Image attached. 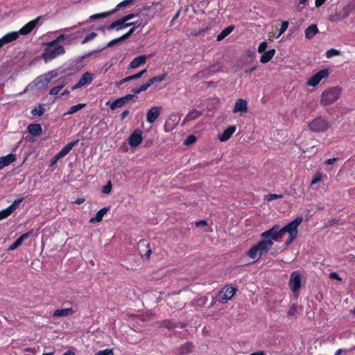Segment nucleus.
I'll use <instances>...</instances> for the list:
<instances>
[{
    "mask_svg": "<svg viewBox=\"0 0 355 355\" xmlns=\"http://www.w3.org/2000/svg\"><path fill=\"white\" fill-rule=\"evenodd\" d=\"M302 220L303 218L302 216H297L295 219L281 229H279L278 225H275L270 230L261 233L260 236L261 239L271 238L275 241H277L282 238L286 233H288V239L285 241L284 245L288 246L296 239L297 227L302 223Z\"/></svg>",
    "mask_w": 355,
    "mask_h": 355,
    "instance_id": "f257e3e1",
    "label": "nucleus"
},
{
    "mask_svg": "<svg viewBox=\"0 0 355 355\" xmlns=\"http://www.w3.org/2000/svg\"><path fill=\"white\" fill-rule=\"evenodd\" d=\"M273 241L271 238L263 239L248 250V256L254 261H259L262 255L269 252L273 245Z\"/></svg>",
    "mask_w": 355,
    "mask_h": 355,
    "instance_id": "f03ea898",
    "label": "nucleus"
},
{
    "mask_svg": "<svg viewBox=\"0 0 355 355\" xmlns=\"http://www.w3.org/2000/svg\"><path fill=\"white\" fill-rule=\"evenodd\" d=\"M341 91L342 87L339 86L327 88L322 93L320 96V104L322 106H327L333 104L339 98Z\"/></svg>",
    "mask_w": 355,
    "mask_h": 355,
    "instance_id": "7ed1b4c3",
    "label": "nucleus"
},
{
    "mask_svg": "<svg viewBox=\"0 0 355 355\" xmlns=\"http://www.w3.org/2000/svg\"><path fill=\"white\" fill-rule=\"evenodd\" d=\"M44 49L41 55L42 59L46 63L59 55L65 53V49L62 45L48 46Z\"/></svg>",
    "mask_w": 355,
    "mask_h": 355,
    "instance_id": "20e7f679",
    "label": "nucleus"
},
{
    "mask_svg": "<svg viewBox=\"0 0 355 355\" xmlns=\"http://www.w3.org/2000/svg\"><path fill=\"white\" fill-rule=\"evenodd\" d=\"M308 127L313 132H324L329 128L330 123L324 117L317 116L309 123Z\"/></svg>",
    "mask_w": 355,
    "mask_h": 355,
    "instance_id": "39448f33",
    "label": "nucleus"
},
{
    "mask_svg": "<svg viewBox=\"0 0 355 355\" xmlns=\"http://www.w3.org/2000/svg\"><path fill=\"white\" fill-rule=\"evenodd\" d=\"M288 286L291 291L295 293V297H298L302 286V275L299 271L295 270L291 273Z\"/></svg>",
    "mask_w": 355,
    "mask_h": 355,
    "instance_id": "423d86ee",
    "label": "nucleus"
},
{
    "mask_svg": "<svg viewBox=\"0 0 355 355\" xmlns=\"http://www.w3.org/2000/svg\"><path fill=\"white\" fill-rule=\"evenodd\" d=\"M237 288L230 285H226L221 288L218 293L219 302L221 303L226 302L231 300L236 294Z\"/></svg>",
    "mask_w": 355,
    "mask_h": 355,
    "instance_id": "0eeeda50",
    "label": "nucleus"
},
{
    "mask_svg": "<svg viewBox=\"0 0 355 355\" xmlns=\"http://www.w3.org/2000/svg\"><path fill=\"white\" fill-rule=\"evenodd\" d=\"M329 75V69H324L316 73H315L313 76H312L308 80L306 84L309 86L311 87H315L319 84V83L324 78H327Z\"/></svg>",
    "mask_w": 355,
    "mask_h": 355,
    "instance_id": "6e6552de",
    "label": "nucleus"
},
{
    "mask_svg": "<svg viewBox=\"0 0 355 355\" xmlns=\"http://www.w3.org/2000/svg\"><path fill=\"white\" fill-rule=\"evenodd\" d=\"M164 10V6L160 2L153 3L150 6H144L142 11H147L146 15L148 20L152 19L157 12H162Z\"/></svg>",
    "mask_w": 355,
    "mask_h": 355,
    "instance_id": "1a4fd4ad",
    "label": "nucleus"
},
{
    "mask_svg": "<svg viewBox=\"0 0 355 355\" xmlns=\"http://www.w3.org/2000/svg\"><path fill=\"white\" fill-rule=\"evenodd\" d=\"M93 77H94V76L92 73H89V72L84 73L82 75L80 80H78V82L72 87L71 89L75 90V89H79L85 85H88L91 84L93 80Z\"/></svg>",
    "mask_w": 355,
    "mask_h": 355,
    "instance_id": "9d476101",
    "label": "nucleus"
},
{
    "mask_svg": "<svg viewBox=\"0 0 355 355\" xmlns=\"http://www.w3.org/2000/svg\"><path fill=\"white\" fill-rule=\"evenodd\" d=\"M41 16L37 17L35 19L28 22L26 24H25L22 28H20V30L17 32L19 33V35H26L31 33V31L35 28V27L39 23V21L41 19Z\"/></svg>",
    "mask_w": 355,
    "mask_h": 355,
    "instance_id": "9b49d317",
    "label": "nucleus"
},
{
    "mask_svg": "<svg viewBox=\"0 0 355 355\" xmlns=\"http://www.w3.org/2000/svg\"><path fill=\"white\" fill-rule=\"evenodd\" d=\"M142 139V132L137 129L129 137L128 144L131 147H137L141 143Z\"/></svg>",
    "mask_w": 355,
    "mask_h": 355,
    "instance_id": "f8f14e48",
    "label": "nucleus"
},
{
    "mask_svg": "<svg viewBox=\"0 0 355 355\" xmlns=\"http://www.w3.org/2000/svg\"><path fill=\"white\" fill-rule=\"evenodd\" d=\"M162 110L161 107L155 106L151 107L146 114V121L150 123H154L159 117Z\"/></svg>",
    "mask_w": 355,
    "mask_h": 355,
    "instance_id": "ddd939ff",
    "label": "nucleus"
},
{
    "mask_svg": "<svg viewBox=\"0 0 355 355\" xmlns=\"http://www.w3.org/2000/svg\"><path fill=\"white\" fill-rule=\"evenodd\" d=\"M248 112V102L246 100L243 98H239L236 100L233 109L234 113L241 112L242 116L244 113Z\"/></svg>",
    "mask_w": 355,
    "mask_h": 355,
    "instance_id": "4468645a",
    "label": "nucleus"
},
{
    "mask_svg": "<svg viewBox=\"0 0 355 355\" xmlns=\"http://www.w3.org/2000/svg\"><path fill=\"white\" fill-rule=\"evenodd\" d=\"M236 131V126L230 125L225 129L222 133L218 136V139L220 141H226L230 139L233 133Z\"/></svg>",
    "mask_w": 355,
    "mask_h": 355,
    "instance_id": "2eb2a0df",
    "label": "nucleus"
},
{
    "mask_svg": "<svg viewBox=\"0 0 355 355\" xmlns=\"http://www.w3.org/2000/svg\"><path fill=\"white\" fill-rule=\"evenodd\" d=\"M148 56L146 55H141L135 58L129 64V69H136L141 64H144L146 62V60Z\"/></svg>",
    "mask_w": 355,
    "mask_h": 355,
    "instance_id": "dca6fc26",
    "label": "nucleus"
},
{
    "mask_svg": "<svg viewBox=\"0 0 355 355\" xmlns=\"http://www.w3.org/2000/svg\"><path fill=\"white\" fill-rule=\"evenodd\" d=\"M130 24L127 23L125 20H123V18L117 19L113 21L108 27L107 29H116V31H120L127 27H129Z\"/></svg>",
    "mask_w": 355,
    "mask_h": 355,
    "instance_id": "f3484780",
    "label": "nucleus"
},
{
    "mask_svg": "<svg viewBox=\"0 0 355 355\" xmlns=\"http://www.w3.org/2000/svg\"><path fill=\"white\" fill-rule=\"evenodd\" d=\"M74 313L75 311L72 308L60 309H56L53 312V316L56 318L67 317L72 315Z\"/></svg>",
    "mask_w": 355,
    "mask_h": 355,
    "instance_id": "a211bd4d",
    "label": "nucleus"
},
{
    "mask_svg": "<svg viewBox=\"0 0 355 355\" xmlns=\"http://www.w3.org/2000/svg\"><path fill=\"white\" fill-rule=\"evenodd\" d=\"M109 210L110 207H105L101 209L99 211H97L95 217L89 219V223H96L101 222L103 220L104 215L107 214Z\"/></svg>",
    "mask_w": 355,
    "mask_h": 355,
    "instance_id": "6ab92c4d",
    "label": "nucleus"
},
{
    "mask_svg": "<svg viewBox=\"0 0 355 355\" xmlns=\"http://www.w3.org/2000/svg\"><path fill=\"white\" fill-rule=\"evenodd\" d=\"M193 344L191 342H187L184 344L182 345L178 349V355H186L188 354H191L193 351Z\"/></svg>",
    "mask_w": 355,
    "mask_h": 355,
    "instance_id": "aec40b11",
    "label": "nucleus"
},
{
    "mask_svg": "<svg viewBox=\"0 0 355 355\" xmlns=\"http://www.w3.org/2000/svg\"><path fill=\"white\" fill-rule=\"evenodd\" d=\"M27 129L28 132L35 137L40 136L42 133L41 125L39 123H31L28 125Z\"/></svg>",
    "mask_w": 355,
    "mask_h": 355,
    "instance_id": "412c9836",
    "label": "nucleus"
},
{
    "mask_svg": "<svg viewBox=\"0 0 355 355\" xmlns=\"http://www.w3.org/2000/svg\"><path fill=\"white\" fill-rule=\"evenodd\" d=\"M18 37L19 33L13 31L6 34L1 39L3 42V44L5 45L16 40Z\"/></svg>",
    "mask_w": 355,
    "mask_h": 355,
    "instance_id": "4be33fe9",
    "label": "nucleus"
},
{
    "mask_svg": "<svg viewBox=\"0 0 355 355\" xmlns=\"http://www.w3.org/2000/svg\"><path fill=\"white\" fill-rule=\"evenodd\" d=\"M16 159L15 155L13 154H9L6 156L0 157V170L5 166L10 164Z\"/></svg>",
    "mask_w": 355,
    "mask_h": 355,
    "instance_id": "5701e85b",
    "label": "nucleus"
},
{
    "mask_svg": "<svg viewBox=\"0 0 355 355\" xmlns=\"http://www.w3.org/2000/svg\"><path fill=\"white\" fill-rule=\"evenodd\" d=\"M318 28L316 24H311L305 30V37L308 40L313 38L318 33Z\"/></svg>",
    "mask_w": 355,
    "mask_h": 355,
    "instance_id": "b1692460",
    "label": "nucleus"
},
{
    "mask_svg": "<svg viewBox=\"0 0 355 355\" xmlns=\"http://www.w3.org/2000/svg\"><path fill=\"white\" fill-rule=\"evenodd\" d=\"M275 49H270L268 51H264L263 55L260 58V62L261 63H267L275 55Z\"/></svg>",
    "mask_w": 355,
    "mask_h": 355,
    "instance_id": "393cba45",
    "label": "nucleus"
},
{
    "mask_svg": "<svg viewBox=\"0 0 355 355\" xmlns=\"http://www.w3.org/2000/svg\"><path fill=\"white\" fill-rule=\"evenodd\" d=\"M234 25H230V26L226 27L217 35V37H216L217 41L223 40L225 37H227L228 35H230L234 31Z\"/></svg>",
    "mask_w": 355,
    "mask_h": 355,
    "instance_id": "a878e982",
    "label": "nucleus"
},
{
    "mask_svg": "<svg viewBox=\"0 0 355 355\" xmlns=\"http://www.w3.org/2000/svg\"><path fill=\"white\" fill-rule=\"evenodd\" d=\"M202 115V112L196 109L191 110L186 116L184 121L195 120Z\"/></svg>",
    "mask_w": 355,
    "mask_h": 355,
    "instance_id": "bb28decb",
    "label": "nucleus"
},
{
    "mask_svg": "<svg viewBox=\"0 0 355 355\" xmlns=\"http://www.w3.org/2000/svg\"><path fill=\"white\" fill-rule=\"evenodd\" d=\"M116 11V9H114L110 12H102V13L94 14L89 17V19L91 21H94V20H97V19H104V18L109 17L111 14L115 12Z\"/></svg>",
    "mask_w": 355,
    "mask_h": 355,
    "instance_id": "cd10ccee",
    "label": "nucleus"
},
{
    "mask_svg": "<svg viewBox=\"0 0 355 355\" xmlns=\"http://www.w3.org/2000/svg\"><path fill=\"white\" fill-rule=\"evenodd\" d=\"M64 80H65V78H59L58 81H62V83L51 88V90L49 91V94L50 95H57L64 87V85H65V83H64Z\"/></svg>",
    "mask_w": 355,
    "mask_h": 355,
    "instance_id": "c85d7f7f",
    "label": "nucleus"
},
{
    "mask_svg": "<svg viewBox=\"0 0 355 355\" xmlns=\"http://www.w3.org/2000/svg\"><path fill=\"white\" fill-rule=\"evenodd\" d=\"M78 139L72 141L69 143H68L64 147H63L60 151L63 154L64 156L67 155L71 150L73 148V147L78 142Z\"/></svg>",
    "mask_w": 355,
    "mask_h": 355,
    "instance_id": "c756f323",
    "label": "nucleus"
},
{
    "mask_svg": "<svg viewBox=\"0 0 355 355\" xmlns=\"http://www.w3.org/2000/svg\"><path fill=\"white\" fill-rule=\"evenodd\" d=\"M160 327H164L169 330L173 329L178 327H179L175 322H173L170 320H162L160 323Z\"/></svg>",
    "mask_w": 355,
    "mask_h": 355,
    "instance_id": "7c9ffc66",
    "label": "nucleus"
},
{
    "mask_svg": "<svg viewBox=\"0 0 355 355\" xmlns=\"http://www.w3.org/2000/svg\"><path fill=\"white\" fill-rule=\"evenodd\" d=\"M125 101H124L123 97L119 98L114 101H113L110 105V109L114 110L116 108L121 107L125 104Z\"/></svg>",
    "mask_w": 355,
    "mask_h": 355,
    "instance_id": "2f4dec72",
    "label": "nucleus"
},
{
    "mask_svg": "<svg viewBox=\"0 0 355 355\" xmlns=\"http://www.w3.org/2000/svg\"><path fill=\"white\" fill-rule=\"evenodd\" d=\"M68 37H69V36L67 35H64V34L60 35L55 40L48 42L46 44V45H48V46H55V45H57L58 43L67 40Z\"/></svg>",
    "mask_w": 355,
    "mask_h": 355,
    "instance_id": "473e14b6",
    "label": "nucleus"
},
{
    "mask_svg": "<svg viewBox=\"0 0 355 355\" xmlns=\"http://www.w3.org/2000/svg\"><path fill=\"white\" fill-rule=\"evenodd\" d=\"M35 82L37 85H42V86H45L47 85L51 81L49 80V79H48L45 74H44L40 76H38L35 79Z\"/></svg>",
    "mask_w": 355,
    "mask_h": 355,
    "instance_id": "72a5a7b5",
    "label": "nucleus"
},
{
    "mask_svg": "<svg viewBox=\"0 0 355 355\" xmlns=\"http://www.w3.org/2000/svg\"><path fill=\"white\" fill-rule=\"evenodd\" d=\"M298 309H302L300 306H298L297 304H293L291 306L288 311V315L290 317H297V310Z\"/></svg>",
    "mask_w": 355,
    "mask_h": 355,
    "instance_id": "f704fd0d",
    "label": "nucleus"
},
{
    "mask_svg": "<svg viewBox=\"0 0 355 355\" xmlns=\"http://www.w3.org/2000/svg\"><path fill=\"white\" fill-rule=\"evenodd\" d=\"M24 200V198H18L7 207V209L9 210V211L12 214L17 207L20 205L21 202H22Z\"/></svg>",
    "mask_w": 355,
    "mask_h": 355,
    "instance_id": "c9c22d12",
    "label": "nucleus"
},
{
    "mask_svg": "<svg viewBox=\"0 0 355 355\" xmlns=\"http://www.w3.org/2000/svg\"><path fill=\"white\" fill-rule=\"evenodd\" d=\"M166 76H167L166 73H164L159 76H155V77L150 78L149 81L152 85L155 83H159V82L164 80L166 79Z\"/></svg>",
    "mask_w": 355,
    "mask_h": 355,
    "instance_id": "e433bc0d",
    "label": "nucleus"
},
{
    "mask_svg": "<svg viewBox=\"0 0 355 355\" xmlns=\"http://www.w3.org/2000/svg\"><path fill=\"white\" fill-rule=\"evenodd\" d=\"M44 112L45 109L43 107L42 105H39L37 107H35L31 110V114L33 116H40L44 114Z\"/></svg>",
    "mask_w": 355,
    "mask_h": 355,
    "instance_id": "4c0bfd02",
    "label": "nucleus"
},
{
    "mask_svg": "<svg viewBox=\"0 0 355 355\" xmlns=\"http://www.w3.org/2000/svg\"><path fill=\"white\" fill-rule=\"evenodd\" d=\"M85 106V103H78L69 107L67 114H73Z\"/></svg>",
    "mask_w": 355,
    "mask_h": 355,
    "instance_id": "58836bf2",
    "label": "nucleus"
},
{
    "mask_svg": "<svg viewBox=\"0 0 355 355\" xmlns=\"http://www.w3.org/2000/svg\"><path fill=\"white\" fill-rule=\"evenodd\" d=\"M339 54L340 51L338 50L331 49L326 52L325 55L327 58H330L333 56L338 55Z\"/></svg>",
    "mask_w": 355,
    "mask_h": 355,
    "instance_id": "ea45409f",
    "label": "nucleus"
},
{
    "mask_svg": "<svg viewBox=\"0 0 355 355\" xmlns=\"http://www.w3.org/2000/svg\"><path fill=\"white\" fill-rule=\"evenodd\" d=\"M146 24L147 21L142 23V20H137L133 22L128 23V24H130V26H132V28H134L135 29L140 27L141 26H144Z\"/></svg>",
    "mask_w": 355,
    "mask_h": 355,
    "instance_id": "a19ab883",
    "label": "nucleus"
},
{
    "mask_svg": "<svg viewBox=\"0 0 355 355\" xmlns=\"http://www.w3.org/2000/svg\"><path fill=\"white\" fill-rule=\"evenodd\" d=\"M58 75V72L57 69L50 71L45 73V76L51 81L52 79L56 78Z\"/></svg>",
    "mask_w": 355,
    "mask_h": 355,
    "instance_id": "79ce46f5",
    "label": "nucleus"
},
{
    "mask_svg": "<svg viewBox=\"0 0 355 355\" xmlns=\"http://www.w3.org/2000/svg\"><path fill=\"white\" fill-rule=\"evenodd\" d=\"M282 195H277L276 193H269L265 196V200H267L268 201H272L275 199L282 198Z\"/></svg>",
    "mask_w": 355,
    "mask_h": 355,
    "instance_id": "37998d69",
    "label": "nucleus"
},
{
    "mask_svg": "<svg viewBox=\"0 0 355 355\" xmlns=\"http://www.w3.org/2000/svg\"><path fill=\"white\" fill-rule=\"evenodd\" d=\"M135 1V0H124L123 1H121V3H119L115 9L119 10L120 8L121 7H125V6H127L130 4H132Z\"/></svg>",
    "mask_w": 355,
    "mask_h": 355,
    "instance_id": "c03bdc74",
    "label": "nucleus"
},
{
    "mask_svg": "<svg viewBox=\"0 0 355 355\" xmlns=\"http://www.w3.org/2000/svg\"><path fill=\"white\" fill-rule=\"evenodd\" d=\"M288 22L285 21L282 23L281 28L279 30V33L277 35V37H279L280 35H282L288 28Z\"/></svg>",
    "mask_w": 355,
    "mask_h": 355,
    "instance_id": "a18cd8bd",
    "label": "nucleus"
},
{
    "mask_svg": "<svg viewBox=\"0 0 355 355\" xmlns=\"http://www.w3.org/2000/svg\"><path fill=\"white\" fill-rule=\"evenodd\" d=\"M98 52H99V50H94V51H92L91 52L85 53L83 55L80 57L79 60L80 61H83L85 59L87 58L88 57H89V56H91L92 55H95V56H97V54H98Z\"/></svg>",
    "mask_w": 355,
    "mask_h": 355,
    "instance_id": "49530a36",
    "label": "nucleus"
},
{
    "mask_svg": "<svg viewBox=\"0 0 355 355\" xmlns=\"http://www.w3.org/2000/svg\"><path fill=\"white\" fill-rule=\"evenodd\" d=\"M95 355H114V353L112 349H105L98 351Z\"/></svg>",
    "mask_w": 355,
    "mask_h": 355,
    "instance_id": "de8ad7c7",
    "label": "nucleus"
},
{
    "mask_svg": "<svg viewBox=\"0 0 355 355\" xmlns=\"http://www.w3.org/2000/svg\"><path fill=\"white\" fill-rule=\"evenodd\" d=\"M97 34L94 32H92L88 35H87L83 40L82 41V44H85L88 42L89 41L92 40V39L95 38L96 37Z\"/></svg>",
    "mask_w": 355,
    "mask_h": 355,
    "instance_id": "09e8293b",
    "label": "nucleus"
},
{
    "mask_svg": "<svg viewBox=\"0 0 355 355\" xmlns=\"http://www.w3.org/2000/svg\"><path fill=\"white\" fill-rule=\"evenodd\" d=\"M34 230H31L26 233L21 234L18 239L22 243L24 240L27 239L28 237L33 234Z\"/></svg>",
    "mask_w": 355,
    "mask_h": 355,
    "instance_id": "8fccbe9b",
    "label": "nucleus"
},
{
    "mask_svg": "<svg viewBox=\"0 0 355 355\" xmlns=\"http://www.w3.org/2000/svg\"><path fill=\"white\" fill-rule=\"evenodd\" d=\"M10 214H11V213L9 211V210L7 208L0 211V220L6 218Z\"/></svg>",
    "mask_w": 355,
    "mask_h": 355,
    "instance_id": "3c124183",
    "label": "nucleus"
},
{
    "mask_svg": "<svg viewBox=\"0 0 355 355\" xmlns=\"http://www.w3.org/2000/svg\"><path fill=\"white\" fill-rule=\"evenodd\" d=\"M123 40H124V39H123V37H122V36H121V37H118V38H115V39H114V40H112L110 41V42L107 43V46H107V47H111V46H114V44H117V43H119V42H121V41H123Z\"/></svg>",
    "mask_w": 355,
    "mask_h": 355,
    "instance_id": "603ef678",
    "label": "nucleus"
},
{
    "mask_svg": "<svg viewBox=\"0 0 355 355\" xmlns=\"http://www.w3.org/2000/svg\"><path fill=\"white\" fill-rule=\"evenodd\" d=\"M196 141V137L194 135H189L186 139V140L184 141V144L185 145H191V144H193Z\"/></svg>",
    "mask_w": 355,
    "mask_h": 355,
    "instance_id": "864d4df0",
    "label": "nucleus"
},
{
    "mask_svg": "<svg viewBox=\"0 0 355 355\" xmlns=\"http://www.w3.org/2000/svg\"><path fill=\"white\" fill-rule=\"evenodd\" d=\"M125 103H128L129 101H135L137 99V96L135 94H127L125 96H123Z\"/></svg>",
    "mask_w": 355,
    "mask_h": 355,
    "instance_id": "5fc2aeb1",
    "label": "nucleus"
},
{
    "mask_svg": "<svg viewBox=\"0 0 355 355\" xmlns=\"http://www.w3.org/2000/svg\"><path fill=\"white\" fill-rule=\"evenodd\" d=\"M268 47V43L266 42H262L259 44L258 46V52L259 53H263L266 51V49Z\"/></svg>",
    "mask_w": 355,
    "mask_h": 355,
    "instance_id": "6e6d98bb",
    "label": "nucleus"
},
{
    "mask_svg": "<svg viewBox=\"0 0 355 355\" xmlns=\"http://www.w3.org/2000/svg\"><path fill=\"white\" fill-rule=\"evenodd\" d=\"M322 180V175L320 173H316L311 180V185L315 184Z\"/></svg>",
    "mask_w": 355,
    "mask_h": 355,
    "instance_id": "4d7b16f0",
    "label": "nucleus"
},
{
    "mask_svg": "<svg viewBox=\"0 0 355 355\" xmlns=\"http://www.w3.org/2000/svg\"><path fill=\"white\" fill-rule=\"evenodd\" d=\"M22 243L20 241L19 239H17L12 245H10L8 248L9 250H14L17 248H18Z\"/></svg>",
    "mask_w": 355,
    "mask_h": 355,
    "instance_id": "13d9d810",
    "label": "nucleus"
},
{
    "mask_svg": "<svg viewBox=\"0 0 355 355\" xmlns=\"http://www.w3.org/2000/svg\"><path fill=\"white\" fill-rule=\"evenodd\" d=\"M138 15H139L138 13H130V14H128V15L123 17L122 18H123V20H125L127 22Z\"/></svg>",
    "mask_w": 355,
    "mask_h": 355,
    "instance_id": "bf43d9fd",
    "label": "nucleus"
},
{
    "mask_svg": "<svg viewBox=\"0 0 355 355\" xmlns=\"http://www.w3.org/2000/svg\"><path fill=\"white\" fill-rule=\"evenodd\" d=\"M111 189H112V184L110 182H109L107 183V184L103 188L102 191H103V193L107 194L111 191Z\"/></svg>",
    "mask_w": 355,
    "mask_h": 355,
    "instance_id": "052dcab7",
    "label": "nucleus"
},
{
    "mask_svg": "<svg viewBox=\"0 0 355 355\" xmlns=\"http://www.w3.org/2000/svg\"><path fill=\"white\" fill-rule=\"evenodd\" d=\"M147 70L144 69L132 76L133 80L139 79L145 73H146Z\"/></svg>",
    "mask_w": 355,
    "mask_h": 355,
    "instance_id": "680f3d73",
    "label": "nucleus"
},
{
    "mask_svg": "<svg viewBox=\"0 0 355 355\" xmlns=\"http://www.w3.org/2000/svg\"><path fill=\"white\" fill-rule=\"evenodd\" d=\"M135 31V29L134 28H131L126 33L122 35L123 39L125 40L128 38L134 33Z\"/></svg>",
    "mask_w": 355,
    "mask_h": 355,
    "instance_id": "e2e57ef3",
    "label": "nucleus"
},
{
    "mask_svg": "<svg viewBox=\"0 0 355 355\" xmlns=\"http://www.w3.org/2000/svg\"><path fill=\"white\" fill-rule=\"evenodd\" d=\"M150 86H151V84L148 80L147 83L141 85L139 87H140V89L141 92H144V91L147 90V89Z\"/></svg>",
    "mask_w": 355,
    "mask_h": 355,
    "instance_id": "0e129e2a",
    "label": "nucleus"
},
{
    "mask_svg": "<svg viewBox=\"0 0 355 355\" xmlns=\"http://www.w3.org/2000/svg\"><path fill=\"white\" fill-rule=\"evenodd\" d=\"M329 278L331 279H336V280H339V281L341 280V278L340 277L338 274H337L335 272H331L329 274Z\"/></svg>",
    "mask_w": 355,
    "mask_h": 355,
    "instance_id": "69168bd1",
    "label": "nucleus"
},
{
    "mask_svg": "<svg viewBox=\"0 0 355 355\" xmlns=\"http://www.w3.org/2000/svg\"><path fill=\"white\" fill-rule=\"evenodd\" d=\"M130 114V112L129 110H124L121 114H120V117H121V120H123L125 118H126L128 114Z\"/></svg>",
    "mask_w": 355,
    "mask_h": 355,
    "instance_id": "338daca9",
    "label": "nucleus"
},
{
    "mask_svg": "<svg viewBox=\"0 0 355 355\" xmlns=\"http://www.w3.org/2000/svg\"><path fill=\"white\" fill-rule=\"evenodd\" d=\"M338 159V158L335 157V158H331V159H328L327 160L325 161V164L327 165H331L333 164L336 160Z\"/></svg>",
    "mask_w": 355,
    "mask_h": 355,
    "instance_id": "774afa93",
    "label": "nucleus"
}]
</instances>
